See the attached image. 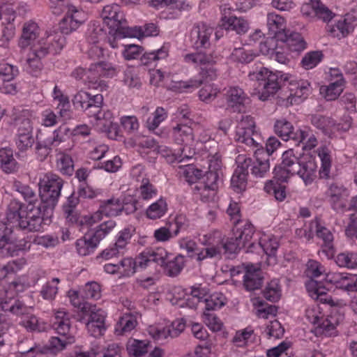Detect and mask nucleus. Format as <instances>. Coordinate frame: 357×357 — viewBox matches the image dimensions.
<instances>
[{
    "label": "nucleus",
    "mask_w": 357,
    "mask_h": 357,
    "mask_svg": "<svg viewBox=\"0 0 357 357\" xmlns=\"http://www.w3.org/2000/svg\"><path fill=\"white\" fill-rule=\"evenodd\" d=\"M53 213L47 215L45 207L40 203L24 206L20 202H10L5 213L0 215V222L6 225L7 232H13L15 227L26 231L35 232L43 230L45 225L51 222Z\"/></svg>",
    "instance_id": "nucleus-1"
},
{
    "label": "nucleus",
    "mask_w": 357,
    "mask_h": 357,
    "mask_svg": "<svg viewBox=\"0 0 357 357\" xmlns=\"http://www.w3.org/2000/svg\"><path fill=\"white\" fill-rule=\"evenodd\" d=\"M220 59V55L215 52L210 54L199 52L184 55L185 63L200 66L201 70L197 76L188 81L179 82L178 88L182 91L195 90L204 83L216 79L218 70L213 65Z\"/></svg>",
    "instance_id": "nucleus-2"
},
{
    "label": "nucleus",
    "mask_w": 357,
    "mask_h": 357,
    "mask_svg": "<svg viewBox=\"0 0 357 357\" xmlns=\"http://www.w3.org/2000/svg\"><path fill=\"white\" fill-rule=\"evenodd\" d=\"M204 246L197 255V261L202 263L206 259H220L223 254H233L245 247L243 243L236 237L225 240L220 231H213L203 236L200 239Z\"/></svg>",
    "instance_id": "nucleus-3"
},
{
    "label": "nucleus",
    "mask_w": 357,
    "mask_h": 357,
    "mask_svg": "<svg viewBox=\"0 0 357 357\" xmlns=\"http://www.w3.org/2000/svg\"><path fill=\"white\" fill-rule=\"evenodd\" d=\"M50 8L56 15L65 13V17L59 24L61 29L66 33L75 31L87 20L85 11L74 6L71 0H50Z\"/></svg>",
    "instance_id": "nucleus-4"
},
{
    "label": "nucleus",
    "mask_w": 357,
    "mask_h": 357,
    "mask_svg": "<svg viewBox=\"0 0 357 357\" xmlns=\"http://www.w3.org/2000/svg\"><path fill=\"white\" fill-rule=\"evenodd\" d=\"M38 185L40 203L45 207L47 215L54 213L61 196L63 180L59 176L48 172L40 178Z\"/></svg>",
    "instance_id": "nucleus-5"
},
{
    "label": "nucleus",
    "mask_w": 357,
    "mask_h": 357,
    "mask_svg": "<svg viewBox=\"0 0 357 357\" xmlns=\"http://www.w3.org/2000/svg\"><path fill=\"white\" fill-rule=\"evenodd\" d=\"M270 71L261 64L253 68L248 74L250 80L257 81L259 85H262V91L259 98L266 100L268 98L275 94L282 86V82L289 81L287 75H280Z\"/></svg>",
    "instance_id": "nucleus-6"
},
{
    "label": "nucleus",
    "mask_w": 357,
    "mask_h": 357,
    "mask_svg": "<svg viewBox=\"0 0 357 357\" xmlns=\"http://www.w3.org/2000/svg\"><path fill=\"white\" fill-rule=\"evenodd\" d=\"M305 273L310 278L306 284V289L310 296L315 299H319L324 303H328L331 301V298L326 297V290L328 287L322 285L316 279L326 273L325 267L319 261L310 259L307 263V268Z\"/></svg>",
    "instance_id": "nucleus-7"
},
{
    "label": "nucleus",
    "mask_w": 357,
    "mask_h": 357,
    "mask_svg": "<svg viewBox=\"0 0 357 357\" xmlns=\"http://www.w3.org/2000/svg\"><path fill=\"white\" fill-rule=\"evenodd\" d=\"M305 317L310 323L317 325L314 328V333L317 336L329 337L336 334L337 319L332 316L325 317L318 304H313L307 307L305 310Z\"/></svg>",
    "instance_id": "nucleus-8"
},
{
    "label": "nucleus",
    "mask_w": 357,
    "mask_h": 357,
    "mask_svg": "<svg viewBox=\"0 0 357 357\" xmlns=\"http://www.w3.org/2000/svg\"><path fill=\"white\" fill-rule=\"evenodd\" d=\"M255 128L254 119L249 115H243L236 127L235 141L244 144L252 149L258 147L260 145L261 138Z\"/></svg>",
    "instance_id": "nucleus-9"
},
{
    "label": "nucleus",
    "mask_w": 357,
    "mask_h": 357,
    "mask_svg": "<svg viewBox=\"0 0 357 357\" xmlns=\"http://www.w3.org/2000/svg\"><path fill=\"white\" fill-rule=\"evenodd\" d=\"M311 124L324 135L331 137L336 132H346L351 126V118L349 116H344V122L336 123L335 121L326 116L319 114H312L309 116Z\"/></svg>",
    "instance_id": "nucleus-10"
},
{
    "label": "nucleus",
    "mask_w": 357,
    "mask_h": 357,
    "mask_svg": "<svg viewBox=\"0 0 357 357\" xmlns=\"http://www.w3.org/2000/svg\"><path fill=\"white\" fill-rule=\"evenodd\" d=\"M15 126V145L20 151H26L35 143L31 121L28 118H18L16 119Z\"/></svg>",
    "instance_id": "nucleus-11"
},
{
    "label": "nucleus",
    "mask_w": 357,
    "mask_h": 357,
    "mask_svg": "<svg viewBox=\"0 0 357 357\" xmlns=\"http://www.w3.org/2000/svg\"><path fill=\"white\" fill-rule=\"evenodd\" d=\"M222 17L219 23L221 29L234 31L238 34L245 33L249 29V23L243 17L230 15V8L224 4L220 6Z\"/></svg>",
    "instance_id": "nucleus-12"
},
{
    "label": "nucleus",
    "mask_w": 357,
    "mask_h": 357,
    "mask_svg": "<svg viewBox=\"0 0 357 357\" xmlns=\"http://www.w3.org/2000/svg\"><path fill=\"white\" fill-rule=\"evenodd\" d=\"M185 328V323L180 319L175 320L165 327L151 326L148 329L149 335L155 341L162 343L169 337H178Z\"/></svg>",
    "instance_id": "nucleus-13"
},
{
    "label": "nucleus",
    "mask_w": 357,
    "mask_h": 357,
    "mask_svg": "<svg viewBox=\"0 0 357 357\" xmlns=\"http://www.w3.org/2000/svg\"><path fill=\"white\" fill-rule=\"evenodd\" d=\"M236 162L238 165L232 175L231 185L236 192H240L246 188L248 167L251 166L252 159L245 155H239Z\"/></svg>",
    "instance_id": "nucleus-14"
},
{
    "label": "nucleus",
    "mask_w": 357,
    "mask_h": 357,
    "mask_svg": "<svg viewBox=\"0 0 357 357\" xmlns=\"http://www.w3.org/2000/svg\"><path fill=\"white\" fill-rule=\"evenodd\" d=\"M293 171L298 175L306 185L312 184L317 178V164L309 156H296Z\"/></svg>",
    "instance_id": "nucleus-15"
},
{
    "label": "nucleus",
    "mask_w": 357,
    "mask_h": 357,
    "mask_svg": "<svg viewBox=\"0 0 357 357\" xmlns=\"http://www.w3.org/2000/svg\"><path fill=\"white\" fill-rule=\"evenodd\" d=\"M221 174V161L215 158L214 160H211L208 165V171L206 172L204 181L197 184L195 190H204L208 188L211 190H217L220 175Z\"/></svg>",
    "instance_id": "nucleus-16"
},
{
    "label": "nucleus",
    "mask_w": 357,
    "mask_h": 357,
    "mask_svg": "<svg viewBox=\"0 0 357 357\" xmlns=\"http://www.w3.org/2000/svg\"><path fill=\"white\" fill-rule=\"evenodd\" d=\"M213 29L205 23L198 22L194 24L190 31V40L196 49L206 48L210 45V38Z\"/></svg>",
    "instance_id": "nucleus-17"
},
{
    "label": "nucleus",
    "mask_w": 357,
    "mask_h": 357,
    "mask_svg": "<svg viewBox=\"0 0 357 357\" xmlns=\"http://www.w3.org/2000/svg\"><path fill=\"white\" fill-rule=\"evenodd\" d=\"M90 312L86 324L87 331L91 336L95 337L101 336L105 331V312L100 308H97L96 305L90 307Z\"/></svg>",
    "instance_id": "nucleus-18"
},
{
    "label": "nucleus",
    "mask_w": 357,
    "mask_h": 357,
    "mask_svg": "<svg viewBox=\"0 0 357 357\" xmlns=\"http://www.w3.org/2000/svg\"><path fill=\"white\" fill-rule=\"evenodd\" d=\"M294 161H296V155L292 149L284 152L282 163L274 169L275 178L282 183L287 182L290 176L295 175V172L292 170Z\"/></svg>",
    "instance_id": "nucleus-19"
},
{
    "label": "nucleus",
    "mask_w": 357,
    "mask_h": 357,
    "mask_svg": "<svg viewBox=\"0 0 357 357\" xmlns=\"http://www.w3.org/2000/svg\"><path fill=\"white\" fill-rule=\"evenodd\" d=\"M260 247L267 256L268 265H273L277 262V251L280 246L279 240L272 234H263L259 238Z\"/></svg>",
    "instance_id": "nucleus-20"
},
{
    "label": "nucleus",
    "mask_w": 357,
    "mask_h": 357,
    "mask_svg": "<svg viewBox=\"0 0 357 357\" xmlns=\"http://www.w3.org/2000/svg\"><path fill=\"white\" fill-rule=\"evenodd\" d=\"M101 17L104 22L110 27L117 28L126 22L124 14L116 3L104 6Z\"/></svg>",
    "instance_id": "nucleus-21"
},
{
    "label": "nucleus",
    "mask_w": 357,
    "mask_h": 357,
    "mask_svg": "<svg viewBox=\"0 0 357 357\" xmlns=\"http://www.w3.org/2000/svg\"><path fill=\"white\" fill-rule=\"evenodd\" d=\"M227 109L233 112H241L248 98L242 89L231 87L226 93Z\"/></svg>",
    "instance_id": "nucleus-22"
},
{
    "label": "nucleus",
    "mask_w": 357,
    "mask_h": 357,
    "mask_svg": "<svg viewBox=\"0 0 357 357\" xmlns=\"http://www.w3.org/2000/svg\"><path fill=\"white\" fill-rule=\"evenodd\" d=\"M316 234L319 238L323 241L321 253L328 259L333 257L335 254L333 245L334 236L331 230L325 226L317 223Z\"/></svg>",
    "instance_id": "nucleus-23"
},
{
    "label": "nucleus",
    "mask_w": 357,
    "mask_h": 357,
    "mask_svg": "<svg viewBox=\"0 0 357 357\" xmlns=\"http://www.w3.org/2000/svg\"><path fill=\"white\" fill-rule=\"evenodd\" d=\"M70 316L63 309L55 312L52 322L53 329L60 336H74L70 332Z\"/></svg>",
    "instance_id": "nucleus-24"
},
{
    "label": "nucleus",
    "mask_w": 357,
    "mask_h": 357,
    "mask_svg": "<svg viewBox=\"0 0 357 357\" xmlns=\"http://www.w3.org/2000/svg\"><path fill=\"white\" fill-rule=\"evenodd\" d=\"M346 192V188L336 184H331L328 188L329 202L332 208L336 212H343L346 210L347 204L344 199Z\"/></svg>",
    "instance_id": "nucleus-25"
},
{
    "label": "nucleus",
    "mask_w": 357,
    "mask_h": 357,
    "mask_svg": "<svg viewBox=\"0 0 357 357\" xmlns=\"http://www.w3.org/2000/svg\"><path fill=\"white\" fill-rule=\"evenodd\" d=\"M40 34V29L38 24L29 21L24 24L22 33L18 42V45L22 50H24L35 42Z\"/></svg>",
    "instance_id": "nucleus-26"
},
{
    "label": "nucleus",
    "mask_w": 357,
    "mask_h": 357,
    "mask_svg": "<svg viewBox=\"0 0 357 357\" xmlns=\"http://www.w3.org/2000/svg\"><path fill=\"white\" fill-rule=\"evenodd\" d=\"M354 25L351 19L347 16L339 20L335 24L327 26V31L329 34L338 39L347 37L354 30Z\"/></svg>",
    "instance_id": "nucleus-27"
},
{
    "label": "nucleus",
    "mask_w": 357,
    "mask_h": 357,
    "mask_svg": "<svg viewBox=\"0 0 357 357\" xmlns=\"http://www.w3.org/2000/svg\"><path fill=\"white\" fill-rule=\"evenodd\" d=\"M263 278L261 275L259 268H256L253 265H248L243 275V285L246 290L254 291L261 287Z\"/></svg>",
    "instance_id": "nucleus-28"
},
{
    "label": "nucleus",
    "mask_w": 357,
    "mask_h": 357,
    "mask_svg": "<svg viewBox=\"0 0 357 357\" xmlns=\"http://www.w3.org/2000/svg\"><path fill=\"white\" fill-rule=\"evenodd\" d=\"M336 79L331 82L328 86H321L320 87V93L328 101L337 99L343 91L344 79L342 74H335Z\"/></svg>",
    "instance_id": "nucleus-29"
},
{
    "label": "nucleus",
    "mask_w": 357,
    "mask_h": 357,
    "mask_svg": "<svg viewBox=\"0 0 357 357\" xmlns=\"http://www.w3.org/2000/svg\"><path fill=\"white\" fill-rule=\"evenodd\" d=\"M6 225L0 222V256L2 257L17 255V250L11 242L10 235L12 232H7Z\"/></svg>",
    "instance_id": "nucleus-30"
},
{
    "label": "nucleus",
    "mask_w": 357,
    "mask_h": 357,
    "mask_svg": "<svg viewBox=\"0 0 357 357\" xmlns=\"http://www.w3.org/2000/svg\"><path fill=\"white\" fill-rule=\"evenodd\" d=\"M317 153L321 160V167L319 171V178L329 179L332 164L331 151L327 146H321L317 149Z\"/></svg>",
    "instance_id": "nucleus-31"
},
{
    "label": "nucleus",
    "mask_w": 357,
    "mask_h": 357,
    "mask_svg": "<svg viewBox=\"0 0 357 357\" xmlns=\"http://www.w3.org/2000/svg\"><path fill=\"white\" fill-rule=\"evenodd\" d=\"M70 33L64 32L59 26V31H53L45 33V39L52 50V54H58L66 45L64 35Z\"/></svg>",
    "instance_id": "nucleus-32"
},
{
    "label": "nucleus",
    "mask_w": 357,
    "mask_h": 357,
    "mask_svg": "<svg viewBox=\"0 0 357 357\" xmlns=\"http://www.w3.org/2000/svg\"><path fill=\"white\" fill-rule=\"evenodd\" d=\"M294 142L299 145L303 143V148L305 150H311L317 146L318 142L312 130L309 127H305L302 129H297V135H294Z\"/></svg>",
    "instance_id": "nucleus-33"
},
{
    "label": "nucleus",
    "mask_w": 357,
    "mask_h": 357,
    "mask_svg": "<svg viewBox=\"0 0 357 357\" xmlns=\"http://www.w3.org/2000/svg\"><path fill=\"white\" fill-rule=\"evenodd\" d=\"M275 132L283 140H293L294 142V135H297V130H295L291 122L285 119H278L274 125Z\"/></svg>",
    "instance_id": "nucleus-34"
},
{
    "label": "nucleus",
    "mask_w": 357,
    "mask_h": 357,
    "mask_svg": "<svg viewBox=\"0 0 357 357\" xmlns=\"http://www.w3.org/2000/svg\"><path fill=\"white\" fill-rule=\"evenodd\" d=\"M98 244V241L89 231L82 238L77 240L76 248L79 255L86 256L93 252Z\"/></svg>",
    "instance_id": "nucleus-35"
},
{
    "label": "nucleus",
    "mask_w": 357,
    "mask_h": 357,
    "mask_svg": "<svg viewBox=\"0 0 357 357\" xmlns=\"http://www.w3.org/2000/svg\"><path fill=\"white\" fill-rule=\"evenodd\" d=\"M290 96L305 99L311 91V86L307 80L291 79L289 82Z\"/></svg>",
    "instance_id": "nucleus-36"
},
{
    "label": "nucleus",
    "mask_w": 357,
    "mask_h": 357,
    "mask_svg": "<svg viewBox=\"0 0 357 357\" xmlns=\"http://www.w3.org/2000/svg\"><path fill=\"white\" fill-rule=\"evenodd\" d=\"M98 210L102 215L117 216L123 211V205L119 199L112 197L102 202Z\"/></svg>",
    "instance_id": "nucleus-37"
},
{
    "label": "nucleus",
    "mask_w": 357,
    "mask_h": 357,
    "mask_svg": "<svg viewBox=\"0 0 357 357\" xmlns=\"http://www.w3.org/2000/svg\"><path fill=\"white\" fill-rule=\"evenodd\" d=\"M169 45L164 44L160 48L149 52H145L140 58L142 64L144 66L151 65L156 63L160 60L165 59L169 55Z\"/></svg>",
    "instance_id": "nucleus-38"
},
{
    "label": "nucleus",
    "mask_w": 357,
    "mask_h": 357,
    "mask_svg": "<svg viewBox=\"0 0 357 357\" xmlns=\"http://www.w3.org/2000/svg\"><path fill=\"white\" fill-rule=\"evenodd\" d=\"M122 82L130 89H140L142 82L138 68L127 66L123 71Z\"/></svg>",
    "instance_id": "nucleus-39"
},
{
    "label": "nucleus",
    "mask_w": 357,
    "mask_h": 357,
    "mask_svg": "<svg viewBox=\"0 0 357 357\" xmlns=\"http://www.w3.org/2000/svg\"><path fill=\"white\" fill-rule=\"evenodd\" d=\"M172 137L177 144L187 145L193 141L192 128L185 124H178L172 129Z\"/></svg>",
    "instance_id": "nucleus-40"
},
{
    "label": "nucleus",
    "mask_w": 357,
    "mask_h": 357,
    "mask_svg": "<svg viewBox=\"0 0 357 357\" xmlns=\"http://www.w3.org/2000/svg\"><path fill=\"white\" fill-rule=\"evenodd\" d=\"M255 155L256 161L252 162L251 174L257 178L264 177L270 169L269 158L261 154L256 153V151H255Z\"/></svg>",
    "instance_id": "nucleus-41"
},
{
    "label": "nucleus",
    "mask_w": 357,
    "mask_h": 357,
    "mask_svg": "<svg viewBox=\"0 0 357 357\" xmlns=\"http://www.w3.org/2000/svg\"><path fill=\"white\" fill-rule=\"evenodd\" d=\"M149 347L148 340H139L130 339L126 344V350L129 356L133 357H142L147 352Z\"/></svg>",
    "instance_id": "nucleus-42"
},
{
    "label": "nucleus",
    "mask_w": 357,
    "mask_h": 357,
    "mask_svg": "<svg viewBox=\"0 0 357 357\" xmlns=\"http://www.w3.org/2000/svg\"><path fill=\"white\" fill-rule=\"evenodd\" d=\"M89 117H93L96 125L101 126L103 131L109 130L112 126L114 117L112 112L109 109H103L102 107H99Z\"/></svg>",
    "instance_id": "nucleus-43"
},
{
    "label": "nucleus",
    "mask_w": 357,
    "mask_h": 357,
    "mask_svg": "<svg viewBox=\"0 0 357 357\" xmlns=\"http://www.w3.org/2000/svg\"><path fill=\"white\" fill-rule=\"evenodd\" d=\"M168 209L166 199L160 197L152 203L146 210V215L150 220H157L165 215Z\"/></svg>",
    "instance_id": "nucleus-44"
},
{
    "label": "nucleus",
    "mask_w": 357,
    "mask_h": 357,
    "mask_svg": "<svg viewBox=\"0 0 357 357\" xmlns=\"http://www.w3.org/2000/svg\"><path fill=\"white\" fill-rule=\"evenodd\" d=\"M137 320L131 314H123L115 326L114 331L117 335H123L130 333L137 326Z\"/></svg>",
    "instance_id": "nucleus-45"
},
{
    "label": "nucleus",
    "mask_w": 357,
    "mask_h": 357,
    "mask_svg": "<svg viewBox=\"0 0 357 357\" xmlns=\"http://www.w3.org/2000/svg\"><path fill=\"white\" fill-rule=\"evenodd\" d=\"M1 167L6 173H11L17 168V162L13 157V151L10 148L0 149Z\"/></svg>",
    "instance_id": "nucleus-46"
},
{
    "label": "nucleus",
    "mask_w": 357,
    "mask_h": 357,
    "mask_svg": "<svg viewBox=\"0 0 357 357\" xmlns=\"http://www.w3.org/2000/svg\"><path fill=\"white\" fill-rule=\"evenodd\" d=\"M56 167L62 174L71 176L74 172V165L70 155L59 151L56 154Z\"/></svg>",
    "instance_id": "nucleus-47"
},
{
    "label": "nucleus",
    "mask_w": 357,
    "mask_h": 357,
    "mask_svg": "<svg viewBox=\"0 0 357 357\" xmlns=\"http://www.w3.org/2000/svg\"><path fill=\"white\" fill-rule=\"evenodd\" d=\"M60 280L58 278H53L51 280L46 282L41 287L40 295L46 301H52L58 294V284Z\"/></svg>",
    "instance_id": "nucleus-48"
},
{
    "label": "nucleus",
    "mask_w": 357,
    "mask_h": 357,
    "mask_svg": "<svg viewBox=\"0 0 357 357\" xmlns=\"http://www.w3.org/2000/svg\"><path fill=\"white\" fill-rule=\"evenodd\" d=\"M184 265V257L181 255H178L172 259H167L165 264V270L169 276L174 277L181 273Z\"/></svg>",
    "instance_id": "nucleus-49"
},
{
    "label": "nucleus",
    "mask_w": 357,
    "mask_h": 357,
    "mask_svg": "<svg viewBox=\"0 0 357 357\" xmlns=\"http://www.w3.org/2000/svg\"><path fill=\"white\" fill-rule=\"evenodd\" d=\"M262 293L266 300L271 302L278 301L282 295L279 280L277 279L272 280L267 284Z\"/></svg>",
    "instance_id": "nucleus-50"
},
{
    "label": "nucleus",
    "mask_w": 357,
    "mask_h": 357,
    "mask_svg": "<svg viewBox=\"0 0 357 357\" xmlns=\"http://www.w3.org/2000/svg\"><path fill=\"white\" fill-rule=\"evenodd\" d=\"M74 342V336L52 337L49 340L48 349L52 353L59 352Z\"/></svg>",
    "instance_id": "nucleus-51"
},
{
    "label": "nucleus",
    "mask_w": 357,
    "mask_h": 357,
    "mask_svg": "<svg viewBox=\"0 0 357 357\" xmlns=\"http://www.w3.org/2000/svg\"><path fill=\"white\" fill-rule=\"evenodd\" d=\"M257 56V53L251 49H247L244 47L234 48L232 53V59L241 63H248L254 60Z\"/></svg>",
    "instance_id": "nucleus-52"
},
{
    "label": "nucleus",
    "mask_w": 357,
    "mask_h": 357,
    "mask_svg": "<svg viewBox=\"0 0 357 357\" xmlns=\"http://www.w3.org/2000/svg\"><path fill=\"white\" fill-rule=\"evenodd\" d=\"M335 261L339 267L354 269L357 267V252H341L336 256Z\"/></svg>",
    "instance_id": "nucleus-53"
},
{
    "label": "nucleus",
    "mask_w": 357,
    "mask_h": 357,
    "mask_svg": "<svg viewBox=\"0 0 357 357\" xmlns=\"http://www.w3.org/2000/svg\"><path fill=\"white\" fill-rule=\"evenodd\" d=\"M285 19L275 13H269L267 15V26L269 31L273 33L280 32L285 29Z\"/></svg>",
    "instance_id": "nucleus-54"
},
{
    "label": "nucleus",
    "mask_w": 357,
    "mask_h": 357,
    "mask_svg": "<svg viewBox=\"0 0 357 357\" xmlns=\"http://www.w3.org/2000/svg\"><path fill=\"white\" fill-rule=\"evenodd\" d=\"M30 46V52L29 54L38 58L43 59L47 54H52V50L45 37L40 38L37 41L33 43Z\"/></svg>",
    "instance_id": "nucleus-55"
},
{
    "label": "nucleus",
    "mask_w": 357,
    "mask_h": 357,
    "mask_svg": "<svg viewBox=\"0 0 357 357\" xmlns=\"http://www.w3.org/2000/svg\"><path fill=\"white\" fill-rule=\"evenodd\" d=\"M116 222L113 220H108L100 224L90 233L93 236L98 243L108 235L116 227Z\"/></svg>",
    "instance_id": "nucleus-56"
},
{
    "label": "nucleus",
    "mask_w": 357,
    "mask_h": 357,
    "mask_svg": "<svg viewBox=\"0 0 357 357\" xmlns=\"http://www.w3.org/2000/svg\"><path fill=\"white\" fill-rule=\"evenodd\" d=\"M288 49L293 52H301L306 48V43L298 33H291L286 39Z\"/></svg>",
    "instance_id": "nucleus-57"
},
{
    "label": "nucleus",
    "mask_w": 357,
    "mask_h": 357,
    "mask_svg": "<svg viewBox=\"0 0 357 357\" xmlns=\"http://www.w3.org/2000/svg\"><path fill=\"white\" fill-rule=\"evenodd\" d=\"M20 324L26 328L27 331H43L45 326L40 323L37 317L33 314H26L22 317Z\"/></svg>",
    "instance_id": "nucleus-58"
},
{
    "label": "nucleus",
    "mask_w": 357,
    "mask_h": 357,
    "mask_svg": "<svg viewBox=\"0 0 357 357\" xmlns=\"http://www.w3.org/2000/svg\"><path fill=\"white\" fill-rule=\"evenodd\" d=\"M180 174L188 183H195L202 176V171L192 165H188L180 167Z\"/></svg>",
    "instance_id": "nucleus-59"
},
{
    "label": "nucleus",
    "mask_w": 357,
    "mask_h": 357,
    "mask_svg": "<svg viewBox=\"0 0 357 357\" xmlns=\"http://www.w3.org/2000/svg\"><path fill=\"white\" fill-rule=\"evenodd\" d=\"M16 191L20 193L26 202L27 205L38 203L37 195L29 185L22 183L20 181H15L13 185Z\"/></svg>",
    "instance_id": "nucleus-60"
},
{
    "label": "nucleus",
    "mask_w": 357,
    "mask_h": 357,
    "mask_svg": "<svg viewBox=\"0 0 357 357\" xmlns=\"http://www.w3.org/2000/svg\"><path fill=\"white\" fill-rule=\"evenodd\" d=\"M138 197L144 201H149L158 195V190L155 186L150 182V180L143 181L137 189Z\"/></svg>",
    "instance_id": "nucleus-61"
},
{
    "label": "nucleus",
    "mask_w": 357,
    "mask_h": 357,
    "mask_svg": "<svg viewBox=\"0 0 357 357\" xmlns=\"http://www.w3.org/2000/svg\"><path fill=\"white\" fill-rule=\"evenodd\" d=\"M70 130L67 126H61L56 129L52 136L46 138L53 147L59 146L61 143L66 142L70 137Z\"/></svg>",
    "instance_id": "nucleus-62"
},
{
    "label": "nucleus",
    "mask_w": 357,
    "mask_h": 357,
    "mask_svg": "<svg viewBox=\"0 0 357 357\" xmlns=\"http://www.w3.org/2000/svg\"><path fill=\"white\" fill-rule=\"evenodd\" d=\"M0 308L4 312H10L13 314L20 315L24 314L26 307L18 301L3 300L0 298Z\"/></svg>",
    "instance_id": "nucleus-63"
},
{
    "label": "nucleus",
    "mask_w": 357,
    "mask_h": 357,
    "mask_svg": "<svg viewBox=\"0 0 357 357\" xmlns=\"http://www.w3.org/2000/svg\"><path fill=\"white\" fill-rule=\"evenodd\" d=\"M264 190L270 194L274 195L275 199L279 202H282L286 198L285 186L282 185L273 181H268L264 185Z\"/></svg>",
    "instance_id": "nucleus-64"
}]
</instances>
